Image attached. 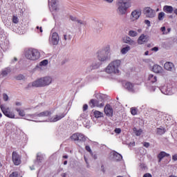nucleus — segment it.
<instances>
[{
	"mask_svg": "<svg viewBox=\"0 0 177 177\" xmlns=\"http://www.w3.org/2000/svg\"><path fill=\"white\" fill-rule=\"evenodd\" d=\"M121 66V60L115 59L111 62L106 68V73L108 74H117L120 73V66Z\"/></svg>",
	"mask_w": 177,
	"mask_h": 177,
	"instance_id": "f257e3e1",
	"label": "nucleus"
},
{
	"mask_svg": "<svg viewBox=\"0 0 177 177\" xmlns=\"http://www.w3.org/2000/svg\"><path fill=\"white\" fill-rule=\"evenodd\" d=\"M51 82L52 78L50 77H45L33 82L32 83V86H35V88H41L42 86H46L50 84Z\"/></svg>",
	"mask_w": 177,
	"mask_h": 177,
	"instance_id": "f03ea898",
	"label": "nucleus"
},
{
	"mask_svg": "<svg viewBox=\"0 0 177 177\" xmlns=\"http://www.w3.org/2000/svg\"><path fill=\"white\" fill-rule=\"evenodd\" d=\"M25 56L28 60H38L41 57L39 51L35 48H30L26 51Z\"/></svg>",
	"mask_w": 177,
	"mask_h": 177,
	"instance_id": "7ed1b4c3",
	"label": "nucleus"
},
{
	"mask_svg": "<svg viewBox=\"0 0 177 177\" xmlns=\"http://www.w3.org/2000/svg\"><path fill=\"white\" fill-rule=\"evenodd\" d=\"M128 1L129 0H119L118 2V10L121 15L127 13V10L129 8Z\"/></svg>",
	"mask_w": 177,
	"mask_h": 177,
	"instance_id": "20e7f679",
	"label": "nucleus"
},
{
	"mask_svg": "<svg viewBox=\"0 0 177 177\" xmlns=\"http://www.w3.org/2000/svg\"><path fill=\"white\" fill-rule=\"evenodd\" d=\"M109 50H110V46H107L104 50L98 51L97 57L100 62H106L109 57Z\"/></svg>",
	"mask_w": 177,
	"mask_h": 177,
	"instance_id": "39448f33",
	"label": "nucleus"
},
{
	"mask_svg": "<svg viewBox=\"0 0 177 177\" xmlns=\"http://www.w3.org/2000/svg\"><path fill=\"white\" fill-rule=\"evenodd\" d=\"M12 160L14 165H20V164H21V156L16 151L12 152Z\"/></svg>",
	"mask_w": 177,
	"mask_h": 177,
	"instance_id": "423d86ee",
	"label": "nucleus"
},
{
	"mask_svg": "<svg viewBox=\"0 0 177 177\" xmlns=\"http://www.w3.org/2000/svg\"><path fill=\"white\" fill-rule=\"evenodd\" d=\"M89 104L91 106V107L92 109H93V107H104V102H103L102 100L99 101L97 100H91Z\"/></svg>",
	"mask_w": 177,
	"mask_h": 177,
	"instance_id": "0eeeda50",
	"label": "nucleus"
},
{
	"mask_svg": "<svg viewBox=\"0 0 177 177\" xmlns=\"http://www.w3.org/2000/svg\"><path fill=\"white\" fill-rule=\"evenodd\" d=\"M1 110L2 113L6 115V117H8V118H15V113L10 110H9V108H5L3 105H1L0 106Z\"/></svg>",
	"mask_w": 177,
	"mask_h": 177,
	"instance_id": "6e6552de",
	"label": "nucleus"
},
{
	"mask_svg": "<svg viewBox=\"0 0 177 177\" xmlns=\"http://www.w3.org/2000/svg\"><path fill=\"white\" fill-rule=\"evenodd\" d=\"M144 14L147 17H149L151 19H153V17H156V11L150 8V7H146L144 9Z\"/></svg>",
	"mask_w": 177,
	"mask_h": 177,
	"instance_id": "1a4fd4ad",
	"label": "nucleus"
},
{
	"mask_svg": "<svg viewBox=\"0 0 177 177\" xmlns=\"http://www.w3.org/2000/svg\"><path fill=\"white\" fill-rule=\"evenodd\" d=\"M104 113L107 117H113V108L111 104H107L104 107Z\"/></svg>",
	"mask_w": 177,
	"mask_h": 177,
	"instance_id": "9d476101",
	"label": "nucleus"
},
{
	"mask_svg": "<svg viewBox=\"0 0 177 177\" xmlns=\"http://www.w3.org/2000/svg\"><path fill=\"white\" fill-rule=\"evenodd\" d=\"M59 34L57 32H53L51 36V44L53 45H57L59 41Z\"/></svg>",
	"mask_w": 177,
	"mask_h": 177,
	"instance_id": "9b49d317",
	"label": "nucleus"
},
{
	"mask_svg": "<svg viewBox=\"0 0 177 177\" xmlns=\"http://www.w3.org/2000/svg\"><path fill=\"white\" fill-rule=\"evenodd\" d=\"M142 15V12L140 10H134L131 12V20L132 21H135V20H138L140 15Z\"/></svg>",
	"mask_w": 177,
	"mask_h": 177,
	"instance_id": "f8f14e48",
	"label": "nucleus"
},
{
	"mask_svg": "<svg viewBox=\"0 0 177 177\" xmlns=\"http://www.w3.org/2000/svg\"><path fill=\"white\" fill-rule=\"evenodd\" d=\"M148 41L149 38L147 37V36L142 34L139 37L138 39V44L139 45H143V44H146V42H148Z\"/></svg>",
	"mask_w": 177,
	"mask_h": 177,
	"instance_id": "ddd939ff",
	"label": "nucleus"
},
{
	"mask_svg": "<svg viewBox=\"0 0 177 177\" xmlns=\"http://www.w3.org/2000/svg\"><path fill=\"white\" fill-rule=\"evenodd\" d=\"M66 117V113H62L59 115H56L54 118L50 119L51 122H57V121H60L62 118H64Z\"/></svg>",
	"mask_w": 177,
	"mask_h": 177,
	"instance_id": "4468645a",
	"label": "nucleus"
},
{
	"mask_svg": "<svg viewBox=\"0 0 177 177\" xmlns=\"http://www.w3.org/2000/svg\"><path fill=\"white\" fill-rule=\"evenodd\" d=\"M175 68V66L172 62H167L164 64V68L167 71H172V69Z\"/></svg>",
	"mask_w": 177,
	"mask_h": 177,
	"instance_id": "2eb2a0df",
	"label": "nucleus"
},
{
	"mask_svg": "<svg viewBox=\"0 0 177 177\" xmlns=\"http://www.w3.org/2000/svg\"><path fill=\"white\" fill-rule=\"evenodd\" d=\"M152 71H153V73H156V74H161V73H162V67L156 64L153 65Z\"/></svg>",
	"mask_w": 177,
	"mask_h": 177,
	"instance_id": "dca6fc26",
	"label": "nucleus"
},
{
	"mask_svg": "<svg viewBox=\"0 0 177 177\" xmlns=\"http://www.w3.org/2000/svg\"><path fill=\"white\" fill-rule=\"evenodd\" d=\"M52 115V112L50 111H44L37 115V117H49Z\"/></svg>",
	"mask_w": 177,
	"mask_h": 177,
	"instance_id": "f3484780",
	"label": "nucleus"
},
{
	"mask_svg": "<svg viewBox=\"0 0 177 177\" xmlns=\"http://www.w3.org/2000/svg\"><path fill=\"white\" fill-rule=\"evenodd\" d=\"M164 157H169V153H167L165 151H161L158 155V162H161L162 158Z\"/></svg>",
	"mask_w": 177,
	"mask_h": 177,
	"instance_id": "a211bd4d",
	"label": "nucleus"
},
{
	"mask_svg": "<svg viewBox=\"0 0 177 177\" xmlns=\"http://www.w3.org/2000/svg\"><path fill=\"white\" fill-rule=\"evenodd\" d=\"M124 88L129 92H133V84L131 82L125 83Z\"/></svg>",
	"mask_w": 177,
	"mask_h": 177,
	"instance_id": "6ab92c4d",
	"label": "nucleus"
},
{
	"mask_svg": "<svg viewBox=\"0 0 177 177\" xmlns=\"http://www.w3.org/2000/svg\"><path fill=\"white\" fill-rule=\"evenodd\" d=\"M163 10L165 13H172V12H174V8L171 6H165Z\"/></svg>",
	"mask_w": 177,
	"mask_h": 177,
	"instance_id": "aec40b11",
	"label": "nucleus"
},
{
	"mask_svg": "<svg viewBox=\"0 0 177 177\" xmlns=\"http://www.w3.org/2000/svg\"><path fill=\"white\" fill-rule=\"evenodd\" d=\"M123 41L124 44H129V45H133L135 44V41L131 39V37H124L123 38Z\"/></svg>",
	"mask_w": 177,
	"mask_h": 177,
	"instance_id": "412c9836",
	"label": "nucleus"
},
{
	"mask_svg": "<svg viewBox=\"0 0 177 177\" xmlns=\"http://www.w3.org/2000/svg\"><path fill=\"white\" fill-rule=\"evenodd\" d=\"M148 80L150 81L152 84L154 82H157V77L154 76V75H149L148 77Z\"/></svg>",
	"mask_w": 177,
	"mask_h": 177,
	"instance_id": "4be33fe9",
	"label": "nucleus"
},
{
	"mask_svg": "<svg viewBox=\"0 0 177 177\" xmlns=\"http://www.w3.org/2000/svg\"><path fill=\"white\" fill-rule=\"evenodd\" d=\"M133 131L134 133L136 135V136H140L143 132V130H142V129H140L138 130V129H136V127H134L133 129Z\"/></svg>",
	"mask_w": 177,
	"mask_h": 177,
	"instance_id": "5701e85b",
	"label": "nucleus"
},
{
	"mask_svg": "<svg viewBox=\"0 0 177 177\" xmlns=\"http://www.w3.org/2000/svg\"><path fill=\"white\" fill-rule=\"evenodd\" d=\"M93 115L95 118H100L103 117V113L99 111H95L93 112Z\"/></svg>",
	"mask_w": 177,
	"mask_h": 177,
	"instance_id": "b1692460",
	"label": "nucleus"
},
{
	"mask_svg": "<svg viewBox=\"0 0 177 177\" xmlns=\"http://www.w3.org/2000/svg\"><path fill=\"white\" fill-rule=\"evenodd\" d=\"M165 18V13L164 12H159L158 15V19L159 21H162Z\"/></svg>",
	"mask_w": 177,
	"mask_h": 177,
	"instance_id": "393cba45",
	"label": "nucleus"
},
{
	"mask_svg": "<svg viewBox=\"0 0 177 177\" xmlns=\"http://www.w3.org/2000/svg\"><path fill=\"white\" fill-rule=\"evenodd\" d=\"M116 161H121L122 160V156L117 152L113 154Z\"/></svg>",
	"mask_w": 177,
	"mask_h": 177,
	"instance_id": "a878e982",
	"label": "nucleus"
},
{
	"mask_svg": "<svg viewBox=\"0 0 177 177\" xmlns=\"http://www.w3.org/2000/svg\"><path fill=\"white\" fill-rule=\"evenodd\" d=\"M77 140L80 142H85L86 140V138H85V136L82 133H79Z\"/></svg>",
	"mask_w": 177,
	"mask_h": 177,
	"instance_id": "bb28decb",
	"label": "nucleus"
},
{
	"mask_svg": "<svg viewBox=\"0 0 177 177\" xmlns=\"http://www.w3.org/2000/svg\"><path fill=\"white\" fill-rule=\"evenodd\" d=\"M129 50H131V47H129V46L122 48L121 50V53L122 55H125V53H127Z\"/></svg>",
	"mask_w": 177,
	"mask_h": 177,
	"instance_id": "cd10ccee",
	"label": "nucleus"
},
{
	"mask_svg": "<svg viewBox=\"0 0 177 177\" xmlns=\"http://www.w3.org/2000/svg\"><path fill=\"white\" fill-rule=\"evenodd\" d=\"M16 111L19 113V115H20V117H26V113L24 110H20L19 108H17Z\"/></svg>",
	"mask_w": 177,
	"mask_h": 177,
	"instance_id": "c85d7f7f",
	"label": "nucleus"
},
{
	"mask_svg": "<svg viewBox=\"0 0 177 177\" xmlns=\"http://www.w3.org/2000/svg\"><path fill=\"white\" fill-rule=\"evenodd\" d=\"M166 131L165 128H158L157 129V133L158 135H164V133H165Z\"/></svg>",
	"mask_w": 177,
	"mask_h": 177,
	"instance_id": "c756f323",
	"label": "nucleus"
},
{
	"mask_svg": "<svg viewBox=\"0 0 177 177\" xmlns=\"http://www.w3.org/2000/svg\"><path fill=\"white\" fill-rule=\"evenodd\" d=\"M9 73H10V69H9V68H6V69H4V70H3V71H1V75H2L3 77H6V75H8V74H9Z\"/></svg>",
	"mask_w": 177,
	"mask_h": 177,
	"instance_id": "7c9ffc66",
	"label": "nucleus"
},
{
	"mask_svg": "<svg viewBox=\"0 0 177 177\" xmlns=\"http://www.w3.org/2000/svg\"><path fill=\"white\" fill-rule=\"evenodd\" d=\"M78 136H79V133H73L71 136V139H72V140L77 141L78 140Z\"/></svg>",
	"mask_w": 177,
	"mask_h": 177,
	"instance_id": "2f4dec72",
	"label": "nucleus"
},
{
	"mask_svg": "<svg viewBox=\"0 0 177 177\" xmlns=\"http://www.w3.org/2000/svg\"><path fill=\"white\" fill-rule=\"evenodd\" d=\"M131 113L132 115H136L138 114V108H131Z\"/></svg>",
	"mask_w": 177,
	"mask_h": 177,
	"instance_id": "473e14b6",
	"label": "nucleus"
},
{
	"mask_svg": "<svg viewBox=\"0 0 177 177\" xmlns=\"http://www.w3.org/2000/svg\"><path fill=\"white\" fill-rule=\"evenodd\" d=\"M129 37H136L138 35V32L134 30H130L129 32Z\"/></svg>",
	"mask_w": 177,
	"mask_h": 177,
	"instance_id": "72a5a7b5",
	"label": "nucleus"
},
{
	"mask_svg": "<svg viewBox=\"0 0 177 177\" xmlns=\"http://www.w3.org/2000/svg\"><path fill=\"white\" fill-rule=\"evenodd\" d=\"M64 41H70L71 39V35L66 33L64 35Z\"/></svg>",
	"mask_w": 177,
	"mask_h": 177,
	"instance_id": "f704fd0d",
	"label": "nucleus"
},
{
	"mask_svg": "<svg viewBox=\"0 0 177 177\" xmlns=\"http://www.w3.org/2000/svg\"><path fill=\"white\" fill-rule=\"evenodd\" d=\"M85 149L86 151H88L91 156H93V152L92 151V149H91V147H89V145H86L85 147Z\"/></svg>",
	"mask_w": 177,
	"mask_h": 177,
	"instance_id": "c9c22d12",
	"label": "nucleus"
},
{
	"mask_svg": "<svg viewBox=\"0 0 177 177\" xmlns=\"http://www.w3.org/2000/svg\"><path fill=\"white\" fill-rule=\"evenodd\" d=\"M19 176V172L13 171L11 174H10L9 177H17Z\"/></svg>",
	"mask_w": 177,
	"mask_h": 177,
	"instance_id": "e433bc0d",
	"label": "nucleus"
},
{
	"mask_svg": "<svg viewBox=\"0 0 177 177\" xmlns=\"http://www.w3.org/2000/svg\"><path fill=\"white\" fill-rule=\"evenodd\" d=\"M47 64H48L47 59H44L39 63V66H47Z\"/></svg>",
	"mask_w": 177,
	"mask_h": 177,
	"instance_id": "4c0bfd02",
	"label": "nucleus"
},
{
	"mask_svg": "<svg viewBox=\"0 0 177 177\" xmlns=\"http://www.w3.org/2000/svg\"><path fill=\"white\" fill-rule=\"evenodd\" d=\"M12 22L15 23V24H17L19 23V19L16 16L12 17Z\"/></svg>",
	"mask_w": 177,
	"mask_h": 177,
	"instance_id": "58836bf2",
	"label": "nucleus"
},
{
	"mask_svg": "<svg viewBox=\"0 0 177 177\" xmlns=\"http://www.w3.org/2000/svg\"><path fill=\"white\" fill-rule=\"evenodd\" d=\"M3 100H4V102H8V100H9V96H8L6 93H3Z\"/></svg>",
	"mask_w": 177,
	"mask_h": 177,
	"instance_id": "ea45409f",
	"label": "nucleus"
},
{
	"mask_svg": "<svg viewBox=\"0 0 177 177\" xmlns=\"http://www.w3.org/2000/svg\"><path fill=\"white\" fill-rule=\"evenodd\" d=\"M24 76L23 75H19L17 77V80H24Z\"/></svg>",
	"mask_w": 177,
	"mask_h": 177,
	"instance_id": "a19ab883",
	"label": "nucleus"
},
{
	"mask_svg": "<svg viewBox=\"0 0 177 177\" xmlns=\"http://www.w3.org/2000/svg\"><path fill=\"white\" fill-rule=\"evenodd\" d=\"M96 68H99V65L98 64H95L94 66H91V70H95Z\"/></svg>",
	"mask_w": 177,
	"mask_h": 177,
	"instance_id": "79ce46f5",
	"label": "nucleus"
},
{
	"mask_svg": "<svg viewBox=\"0 0 177 177\" xmlns=\"http://www.w3.org/2000/svg\"><path fill=\"white\" fill-rule=\"evenodd\" d=\"M88 110V104H85L83 105V111H86Z\"/></svg>",
	"mask_w": 177,
	"mask_h": 177,
	"instance_id": "37998d69",
	"label": "nucleus"
},
{
	"mask_svg": "<svg viewBox=\"0 0 177 177\" xmlns=\"http://www.w3.org/2000/svg\"><path fill=\"white\" fill-rule=\"evenodd\" d=\"M173 161H177V153L172 156Z\"/></svg>",
	"mask_w": 177,
	"mask_h": 177,
	"instance_id": "c03bdc74",
	"label": "nucleus"
},
{
	"mask_svg": "<svg viewBox=\"0 0 177 177\" xmlns=\"http://www.w3.org/2000/svg\"><path fill=\"white\" fill-rule=\"evenodd\" d=\"M115 133H121V129H120V128H116V129H115Z\"/></svg>",
	"mask_w": 177,
	"mask_h": 177,
	"instance_id": "a18cd8bd",
	"label": "nucleus"
},
{
	"mask_svg": "<svg viewBox=\"0 0 177 177\" xmlns=\"http://www.w3.org/2000/svg\"><path fill=\"white\" fill-rule=\"evenodd\" d=\"M143 146H144V147H150V143H149V142H144V144H143Z\"/></svg>",
	"mask_w": 177,
	"mask_h": 177,
	"instance_id": "49530a36",
	"label": "nucleus"
},
{
	"mask_svg": "<svg viewBox=\"0 0 177 177\" xmlns=\"http://www.w3.org/2000/svg\"><path fill=\"white\" fill-rule=\"evenodd\" d=\"M70 19L71 20H72V21H77V18H75V17L71 16Z\"/></svg>",
	"mask_w": 177,
	"mask_h": 177,
	"instance_id": "de8ad7c7",
	"label": "nucleus"
},
{
	"mask_svg": "<svg viewBox=\"0 0 177 177\" xmlns=\"http://www.w3.org/2000/svg\"><path fill=\"white\" fill-rule=\"evenodd\" d=\"M143 177H153V176H151V174L147 173L144 174Z\"/></svg>",
	"mask_w": 177,
	"mask_h": 177,
	"instance_id": "09e8293b",
	"label": "nucleus"
},
{
	"mask_svg": "<svg viewBox=\"0 0 177 177\" xmlns=\"http://www.w3.org/2000/svg\"><path fill=\"white\" fill-rule=\"evenodd\" d=\"M162 32H163V34H167V32L165 33V26H162L161 28H160Z\"/></svg>",
	"mask_w": 177,
	"mask_h": 177,
	"instance_id": "8fccbe9b",
	"label": "nucleus"
},
{
	"mask_svg": "<svg viewBox=\"0 0 177 177\" xmlns=\"http://www.w3.org/2000/svg\"><path fill=\"white\" fill-rule=\"evenodd\" d=\"M151 50H154V52H157L158 50V47H153L151 48Z\"/></svg>",
	"mask_w": 177,
	"mask_h": 177,
	"instance_id": "3c124183",
	"label": "nucleus"
},
{
	"mask_svg": "<svg viewBox=\"0 0 177 177\" xmlns=\"http://www.w3.org/2000/svg\"><path fill=\"white\" fill-rule=\"evenodd\" d=\"M145 24H147V26H150V21H149V20H145Z\"/></svg>",
	"mask_w": 177,
	"mask_h": 177,
	"instance_id": "603ef678",
	"label": "nucleus"
},
{
	"mask_svg": "<svg viewBox=\"0 0 177 177\" xmlns=\"http://www.w3.org/2000/svg\"><path fill=\"white\" fill-rule=\"evenodd\" d=\"M37 30H39L40 32H42V31H43V30H42V27H40V28H39V26H37Z\"/></svg>",
	"mask_w": 177,
	"mask_h": 177,
	"instance_id": "864d4df0",
	"label": "nucleus"
},
{
	"mask_svg": "<svg viewBox=\"0 0 177 177\" xmlns=\"http://www.w3.org/2000/svg\"><path fill=\"white\" fill-rule=\"evenodd\" d=\"M55 5H56V1H53L51 3V6H53Z\"/></svg>",
	"mask_w": 177,
	"mask_h": 177,
	"instance_id": "5fc2aeb1",
	"label": "nucleus"
},
{
	"mask_svg": "<svg viewBox=\"0 0 177 177\" xmlns=\"http://www.w3.org/2000/svg\"><path fill=\"white\" fill-rule=\"evenodd\" d=\"M91 156L93 157V158L95 160H96L97 158V155H96V154L93 155H93H91Z\"/></svg>",
	"mask_w": 177,
	"mask_h": 177,
	"instance_id": "6e6d98bb",
	"label": "nucleus"
},
{
	"mask_svg": "<svg viewBox=\"0 0 177 177\" xmlns=\"http://www.w3.org/2000/svg\"><path fill=\"white\" fill-rule=\"evenodd\" d=\"M77 23H79L80 24H84L83 22H82L81 20H77Z\"/></svg>",
	"mask_w": 177,
	"mask_h": 177,
	"instance_id": "4d7b16f0",
	"label": "nucleus"
},
{
	"mask_svg": "<svg viewBox=\"0 0 177 177\" xmlns=\"http://www.w3.org/2000/svg\"><path fill=\"white\" fill-rule=\"evenodd\" d=\"M101 168H102V172H105L104 166L102 165V166L101 167Z\"/></svg>",
	"mask_w": 177,
	"mask_h": 177,
	"instance_id": "13d9d810",
	"label": "nucleus"
},
{
	"mask_svg": "<svg viewBox=\"0 0 177 177\" xmlns=\"http://www.w3.org/2000/svg\"><path fill=\"white\" fill-rule=\"evenodd\" d=\"M106 1V2H109V3H111V2H113V1L114 0H104Z\"/></svg>",
	"mask_w": 177,
	"mask_h": 177,
	"instance_id": "bf43d9fd",
	"label": "nucleus"
},
{
	"mask_svg": "<svg viewBox=\"0 0 177 177\" xmlns=\"http://www.w3.org/2000/svg\"><path fill=\"white\" fill-rule=\"evenodd\" d=\"M16 106H21V102H16Z\"/></svg>",
	"mask_w": 177,
	"mask_h": 177,
	"instance_id": "052dcab7",
	"label": "nucleus"
},
{
	"mask_svg": "<svg viewBox=\"0 0 177 177\" xmlns=\"http://www.w3.org/2000/svg\"><path fill=\"white\" fill-rule=\"evenodd\" d=\"M145 56L149 55V51H146V52L145 53Z\"/></svg>",
	"mask_w": 177,
	"mask_h": 177,
	"instance_id": "680f3d73",
	"label": "nucleus"
},
{
	"mask_svg": "<svg viewBox=\"0 0 177 177\" xmlns=\"http://www.w3.org/2000/svg\"><path fill=\"white\" fill-rule=\"evenodd\" d=\"M63 158H68V156L67 155L63 156Z\"/></svg>",
	"mask_w": 177,
	"mask_h": 177,
	"instance_id": "e2e57ef3",
	"label": "nucleus"
},
{
	"mask_svg": "<svg viewBox=\"0 0 177 177\" xmlns=\"http://www.w3.org/2000/svg\"><path fill=\"white\" fill-rule=\"evenodd\" d=\"M67 160H65L64 162V165H67Z\"/></svg>",
	"mask_w": 177,
	"mask_h": 177,
	"instance_id": "0e129e2a",
	"label": "nucleus"
},
{
	"mask_svg": "<svg viewBox=\"0 0 177 177\" xmlns=\"http://www.w3.org/2000/svg\"><path fill=\"white\" fill-rule=\"evenodd\" d=\"M62 177H66V173L63 174L62 175Z\"/></svg>",
	"mask_w": 177,
	"mask_h": 177,
	"instance_id": "69168bd1",
	"label": "nucleus"
},
{
	"mask_svg": "<svg viewBox=\"0 0 177 177\" xmlns=\"http://www.w3.org/2000/svg\"><path fill=\"white\" fill-rule=\"evenodd\" d=\"M169 177H177L176 176L171 175Z\"/></svg>",
	"mask_w": 177,
	"mask_h": 177,
	"instance_id": "338daca9",
	"label": "nucleus"
},
{
	"mask_svg": "<svg viewBox=\"0 0 177 177\" xmlns=\"http://www.w3.org/2000/svg\"><path fill=\"white\" fill-rule=\"evenodd\" d=\"M14 60H15V62H17V58L15 57Z\"/></svg>",
	"mask_w": 177,
	"mask_h": 177,
	"instance_id": "774afa93",
	"label": "nucleus"
}]
</instances>
